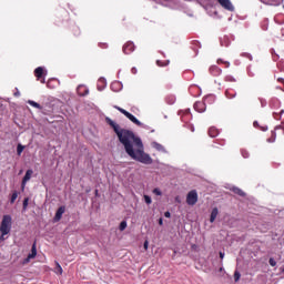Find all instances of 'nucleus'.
<instances>
[{
	"label": "nucleus",
	"mask_w": 284,
	"mask_h": 284,
	"mask_svg": "<svg viewBox=\"0 0 284 284\" xmlns=\"http://www.w3.org/2000/svg\"><path fill=\"white\" fill-rule=\"evenodd\" d=\"M283 112H284V111H283V110H281V111H280V114H283Z\"/></svg>",
	"instance_id": "nucleus-58"
},
{
	"label": "nucleus",
	"mask_w": 284,
	"mask_h": 284,
	"mask_svg": "<svg viewBox=\"0 0 284 284\" xmlns=\"http://www.w3.org/2000/svg\"><path fill=\"white\" fill-rule=\"evenodd\" d=\"M267 130V128H264L263 131L265 132Z\"/></svg>",
	"instance_id": "nucleus-60"
},
{
	"label": "nucleus",
	"mask_w": 284,
	"mask_h": 284,
	"mask_svg": "<svg viewBox=\"0 0 284 284\" xmlns=\"http://www.w3.org/2000/svg\"><path fill=\"white\" fill-rule=\"evenodd\" d=\"M134 50V42H126L123 45V52L124 54H132V51Z\"/></svg>",
	"instance_id": "nucleus-13"
},
{
	"label": "nucleus",
	"mask_w": 284,
	"mask_h": 284,
	"mask_svg": "<svg viewBox=\"0 0 284 284\" xmlns=\"http://www.w3.org/2000/svg\"><path fill=\"white\" fill-rule=\"evenodd\" d=\"M248 72V77H254V73L250 70V68L247 69Z\"/></svg>",
	"instance_id": "nucleus-43"
},
{
	"label": "nucleus",
	"mask_w": 284,
	"mask_h": 284,
	"mask_svg": "<svg viewBox=\"0 0 284 284\" xmlns=\"http://www.w3.org/2000/svg\"><path fill=\"white\" fill-rule=\"evenodd\" d=\"M144 202L146 205H152V197L150 195H144Z\"/></svg>",
	"instance_id": "nucleus-29"
},
{
	"label": "nucleus",
	"mask_w": 284,
	"mask_h": 284,
	"mask_svg": "<svg viewBox=\"0 0 284 284\" xmlns=\"http://www.w3.org/2000/svg\"><path fill=\"white\" fill-rule=\"evenodd\" d=\"M217 63H223V60H217Z\"/></svg>",
	"instance_id": "nucleus-56"
},
{
	"label": "nucleus",
	"mask_w": 284,
	"mask_h": 284,
	"mask_svg": "<svg viewBox=\"0 0 284 284\" xmlns=\"http://www.w3.org/2000/svg\"><path fill=\"white\" fill-rule=\"evenodd\" d=\"M158 65H160V68H163V65H168L170 63V61H166V63L162 64L161 60L156 61Z\"/></svg>",
	"instance_id": "nucleus-38"
},
{
	"label": "nucleus",
	"mask_w": 284,
	"mask_h": 284,
	"mask_svg": "<svg viewBox=\"0 0 284 284\" xmlns=\"http://www.w3.org/2000/svg\"><path fill=\"white\" fill-rule=\"evenodd\" d=\"M34 75L37 77V79H41V83H45V78L44 77H48V70H44L43 67H38L36 70H34Z\"/></svg>",
	"instance_id": "nucleus-6"
},
{
	"label": "nucleus",
	"mask_w": 284,
	"mask_h": 284,
	"mask_svg": "<svg viewBox=\"0 0 284 284\" xmlns=\"http://www.w3.org/2000/svg\"><path fill=\"white\" fill-rule=\"evenodd\" d=\"M197 202H199V193H196V191L194 190L189 192L186 195L187 205H196Z\"/></svg>",
	"instance_id": "nucleus-5"
},
{
	"label": "nucleus",
	"mask_w": 284,
	"mask_h": 284,
	"mask_svg": "<svg viewBox=\"0 0 284 284\" xmlns=\"http://www.w3.org/2000/svg\"><path fill=\"white\" fill-rule=\"evenodd\" d=\"M273 116H274V119H278V113H277V112H274V113H273Z\"/></svg>",
	"instance_id": "nucleus-48"
},
{
	"label": "nucleus",
	"mask_w": 284,
	"mask_h": 284,
	"mask_svg": "<svg viewBox=\"0 0 284 284\" xmlns=\"http://www.w3.org/2000/svg\"><path fill=\"white\" fill-rule=\"evenodd\" d=\"M275 130H282L284 134V126H276Z\"/></svg>",
	"instance_id": "nucleus-44"
},
{
	"label": "nucleus",
	"mask_w": 284,
	"mask_h": 284,
	"mask_svg": "<svg viewBox=\"0 0 284 284\" xmlns=\"http://www.w3.org/2000/svg\"><path fill=\"white\" fill-rule=\"evenodd\" d=\"M21 190L23 192V190H26V184H23V180H22V183H21Z\"/></svg>",
	"instance_id": "nucleus-46"
},
{
	"label": "nucleus",
	"mask_w": 284,
	"mask_h": 284,
	"mask_svg": "<svg viewBox=\"0 0 284 284\" xmlns=\"http://www.w3.org/2000/svg\"><path fill=\"white\" fill-rule=\"evenodd\" d=\"M32 174H34V171H32V169L27 170L22 181H23V185H26L28 183V181H30L32 179Z\"/></svg>",
	"instance_id": "nucleus-17"
},
{
	"label": "nucleus",
	"mask_w": 284,
	"mask_h": 284,
	"mask_svg": "<svg viewBox=\"0 0 284 284\" xmlns=\"http://www.w3.org/2000/svg\"><path fill=\"white\" fill-rule=\"evenodd\" d=\"M17 199H19V192L13 191L11 199H10V203H14V201H17Z\"/></svg>",
	"instance_id": "nucleus-26"
},
{
	"label": "nucleus",
	"mask_w": 284,
	"mask_h": 284,
	"mask_svg": "<svg viewBox=\"0 0 284 284\" xmlns=\"http://www.w3.org/2000/svg\"><path fill=\"white\" fill-rule=\"evenodd\" d=\"M184 114H185V115L190 114V109L185 110V111H184Z\"/></svg>",
	"instance_id": "nucleus-53"
},
{
	"label": "nucleus",
	"mask_w": 284,
	"mask_h": 284,
	"mask_svg": "<svg viewBox=\"0 0 284 284\" xmlns=\"http://www.w3.org/2000/svg\"><path fill=\"white\" fill-rule=\"evenodd\" d=\"M217 3L224 9L227 10L229 12H234V4H232L231 0H217Z\"/></svg>",
	"instance_id": "nucleus-8"
},
{
	"label": "nucleus",
	"mask_w": 284,
	"mask_h": 284,
	"mask_svg": "<svg viewBox=\"0 0 284 284\" xmlns=\"http://www.w3.org/2000/svg\"><path fill=\"white\" fill-rule=\"evenodd\" d=\"M277 81H278L280 83H284V79H283V78H278Z\"/></svg>",
	"instance_id": "nucleus-50"
},
{
	"label": "nucleus",
	"mask_w": 284,
	"mask_h": 284,
	"mask_svg": "<svg viewBox=\"0 0 284 284\" xmlns=\"http://www.w3.org/2000/svg\"><path fill=\"white\" fill-rule=\"evenodd\" d=\"M37 257V243L32 244L31 253L22 261V265H28L32 258Z\"/></svg>",
	"instance_id": "nucleus-7"
},
{
	"label": "nucleus",
	"mask_w": 284,
	"mask_h": 284,
	"mask_svg": "<svg viewBox=\"0 0 284 284\" xmlns=\"http://www.w3.org/2000/svg\"><path fill=\"white\" fill-rule=\"evenodd\" d=\"M131 72H132V74H136V72H138L136 68L133 67V68L131 69Z\"/></svg>",
	"instance_id": "nucleus-42"
},
{
	"label": "nucleus",
	"mask_w": 284,
	"mask_h": 284,
	"mask_svg": "<svg viewBox=\"0 0 284 284\" xmlns=\"http://www.w3.org/2000/svg\"><path fill=\"white\" fill-rule=\"evenodd\" d=\"M276 141V132H272V138L267 139V143H274Z\"/></svg>",
	"instance_id": "nucleus-30"
},
{
	"label": "nucleus",
	"mask_w": 284,
	"mask_h": 284,
	"mask_svg": "<svg viewBox=\"0 0 284 284\" xmlns=\"http://www.w3.org/2000/svg\"><path fill=\"white\" fill-rule=\"evenodd\" d=\"M125 227H128V222L122 221V222L120 223V232H123V231L125 230Z\"/></svg>",
	"instance_id": "nucleus-31"
},
{
	"label": "nucleus",
	"mask_w": 284,
	"mask_h": 284,
	"mask_svg": "<svg viewBox=\"0 0 284 284\" xmlns=\"http://www.w3.org/2000/svg\"><path fill=\"white\" fill-rule=\"evenodd\" d=\"M164 216H165V219H170V216H172V214L170 213V211H166V212L164 213Z\"/></svg>",
	"instance_id": "nucleus-41"
},
{
	"label": "nucleus",
	"mask_w": 284,
	"mask_h": 284,
	"mask_svg": "<svg viewBox=\"0 0 284 284\" xmlns=\"http://www.w3.org/2000/svg\"><path fill=\"white\" fill-rule=\"evenodd\" d=\"M175 101H176V98L174 95H170L166 98V103H169V105H174Z\"/></svg>",
	"instance_id": "nucleus-25"
},
{
	"label": "nucleus",
	"mask_w": 284,
	"mask_h": 284,
	"mask_svg": "<svg viewBox=\"0 0 284 284\" xmlns=\"http://www.w3.org/2000/svg\"><path fill=\"white\" fill-rule=\"evenodd\" d=\"M151 146L154 148L158 152H162L163 154H168V150L161 143L153 141L151 142Z\"/></svg>",
	"instance_id": "nucleus-10"
},
{
	"label": "nucleus",
	"mask_w": 284,
	"mask_h": 284,
	"mask_svg": "<svg viewBox=\"0 0 284 284\" xmlns=\"http://www.w3.org/2000/svg\"><path fill=\"white\" fill-rule=\"evenodd\" d=\"M253 125H254V128H256V125H258V122L255 121V122L253 123Z\"/></svg>",
	"instance_id": "nucleus-55"
},
{
	"label": "nucleus",
	"mask_w": 284,
	"mask_h": 284,
	"mask_svg": "<svg viewBox=\"0 0 284 284\" xmlns=\"http://www.w3.org/2000/svg\"><path fill=\"white\" fill-rule=\"evenodd\" d=\"M221 45H223L224 48H227V45H230V38L229 37H224L221 40Z\"/></svg>",
	"instance_id": "nucleus-24"
},
{
	"label": "nucleus",
	"mask_w": 284,
	"mask_h": 284,
	"mask_svg": "<svg viewBox=\"0 0 284 284\" xmlns=\"http://www.w3.org/2000/svg\"><path fill=\"white\" fill-rule=\"evenodd\" d=\"M242 57H246L247 59H250V61H252V54L250 53H242Z\"/></svg>",
	"instance_id": "nucleus-39"
},
{
	"label": "nucleus",
	"mask_w": 284,
	"mask_h": 284,
	"mask_svg": "<svg viewBox=\"0 0 284 284\" xmlns=\"http://www.w3.org/2000/svg\"><path fill=\"white\" fill-rule=\"evenodd\" d=\"M209 136H211V139H214L216 136H219V129L212 126L209 129Z\"/></svg>",
	"instance_id": "nucleus-20"
},
{
	"label": "nucleus",
	"mask_w": 284,
	"mask_h": 284,
	"mask_svg": "<svg viewBox=\"0 0 284 284\" xmlns=\"http://www.w3.org/2000/svg\"><path fill=\"white\" fill-rule=\"evenodd\" d=\"M54 273L63 274V267H61V264H59L58 262L55 263Z\"/></svg>",
	"instance_id": "nucleus-23"
},
{
	"label": "nucleus",
	"mask_w": 284,
	"mask_h": 284,
	"mask_svg": "<svg viewBox=\"0 0 284 284\" xmlns=\"http://www.w3.org/2000/svg\"><path fill=\"white\" fill-rule=\"evenodd\" d=\"M191 132H194V126H191Z\"/></svg>",
	"instance_id": "nucleus-57"
},
{
	"label": "nucleus",
	"mask_w": 284,
	"mask_h": 284,
	"mask_svg": "<svg viewBox=\"0 0 284 284\" xmlns=\"http://www.w3.org/2000/svg\"><path fill=\"white\" fill-rule=\"evenodd\" d=\"M97 88H98L99 92H103V90H105V88H108V80H105V78H100L98 80Z\"/></svg>",
	"instance_id": "nucleus-11"
},
{
	"label": "nucleus",
	"mask_w": 284,
	"mask_h": 284,
	"mask_svg": "<svg viewBox=\"0 0 284 284\" xmlns=\"http://www.w3.org/2000/svg\"><path fill=\"white\" fill-rule=\"evenodd\" d=\"M268 263H270L271 267H276V261L274 260V257H271L268 260Z\"/></svg>",
	"instance_id": "nucleus-35"
},
{
	"label": "nucleus",
	"mask_w": 284,
	"mask_h": 284,
	"mask_svg": "<svg viewBox=\"0 0 284 284\" xmlns=\"http://www.w3.org/2000/svg\"><path fill=\"white\" fill-rule=\"evenodd\" d=\"M14 97H21V92L17 91V92L14 93Z\"/></svg>",
	"instance_id": "nucleus-51"
},
{
	"label": "nucleus",
	"mask_w": 284,
	"mask_h": 284,
	"mask_svg": "<svg viewBox=\"0 0 284 284\" xmlns=\"http://www.w3.org/2000/svg\"><path fill=\"white\" fill-rule=\"evenodd\" d=\"M159 225H163V217L159 219Z\"/></svg>",
	"instance_id": "nucleus-47"
},
{
	"label": "nucleus",
	"mask_w": 284,
	"mask_h": 284,
	"mask_svg": "<svg viewBox=\"0 0 284 284\" xmlns=\"http://www.w3.org/2000/svg\"><path fill=\"white\" fill-rule=\"evenodd\" d=\"M225 97H226V99H235L236 98V91H234L233 89H227L225 91Z\"/></svg>",
	"instance_id": "nucleus-19"
},
{
	"label": "nucleus",
	"mask_w": 284,
	"mask_h": 284,
	"mask_svg": "<svg viewBox=\"0 0 284 284\" xmlns=\"http://www.w3.org/2000/svg\"><path fill=\"white\" fill-rule=\"evenodd\" d=\"M265 6H281L283 0H260Z\"/></svg>",
	"instance_id": "nucleus-15"
},
{
	"label": "nucleus",
	"mask_w": 284,
	"mask_h": 284,
	"mask_svg": "<svg viewBox=\"0 0 284 284\" xmlns=\"http://www.w3.org/2000/svg\"><path fill=\"white\" fill-rule=\"evenodd\" d=\"M63 214H65V206H60L53 217L54 223H59V221H61V219L63 217Z\"/></svg>",
	"instance_id": "nucleus-9"
},
{
	"label": "nucleus",
	"mask_w": 284,
	"mask_h": 284,
	"mask_svg": "<svg viewBox=\"0 0 284 284\" xmlns=\"http://www.w3.org/2000/svg\"><path fill=\"white\" fill-rule=\"evenodd\" d=\"M274 103H278V100H272V105H274Z\"/></svg>",
	"instance_id": "nucleus-54"
},
{
	"label": "nucleus",
	"mask_w": 284,
	"mask_h": 284,
	"mask_svg": "<svg viewBox=\"0 0 284 284\" xmlns=\"http://www.w3.org/2000/svg\"><path fill=\"white\" fill-rule=\"evenodd\" d=\"M149 243L148 241L144 242V250H148Z\"/></svg>",
	"instance_id": "nucleus-49"
},
{
	"label": "nucleus",
	"mask_w": 284,
	"mask_h": 284,
	"mask_svg": "<svg viewBox=\"0 0 284 284\" xmlns=\"http://www.w3.org/2000/svg\"><path fill=\"white\" fill-rule=\"evenodd\" d=\"M153 194H155L156 196H161V194L163 193L161 192V189H154Z\"/></svg>",
	"instance_id": "nucleus-36"
},
{
	"label": "nucleus",
	"mask_w": 284,
	"mask_h": 284,
	"mask_svg": "<svg viewBox=\"0 0 284 284\" xmlns=\"http://www.w3.org/2000/svg\"><path fill=\"white\" fill-rule=\"evenodd\" d=\"M95 194H99V190H95Z\"/></svg>",
	"instance_id": "nucleus-59"
},
{
	"label": "nucleus",
	"mask_w": 284,
	"mask_h": 284,
	"mask_svg": "<svg viewBox=\"0 0 284 284\" xmlns=\"http://www.w3.org/2000/svg\"><path fill=\"white\" fill-rule=\"evenodd\" d=\"M231 192H234V194H237L239 196H245V192H243V190H241L236 186H232Z\"/></svg>",
	"instance_id": "nucleus-21"
},
{
	"label": "nucleus",
	"mask_w": 284,
	"mask_h": 284,
	"mask_svg": "<svg viewBox=\"0 0 284 284\" xmlns=\"http://www.w3.org/2000/svg\"><path fill=\"white\" fill-rule=\"evenodd\" d=\"M223 72V70H221V68L216 67V65H212L210 68V73L213 75V77H221V73Z\"/></svg>",
	"instance_id": "nucleus-16"
},
{
	"label": "nucleus",
	"mask_w": 284,
	"mask_h": 284,
	"mask_svg": "<svg viewBox=\"0 0 284 284\" xmlns=\"http://www.w3.org/2000/svg\"><path fill=\"white\" fill-rule=\"evenodd\" d=\"M11 231H12V216L3 215L0 224V232L2 236H8V234H10Z\"/></svg>",
	"instance_id": "nucleus-2"
},
{
	"label": "nucleus",
	"mask_w": 284,
	"mask_h": 284,
	"mask_svg": "<svg viewBox=\"0 0 284 284\" xmlns=\"http://www.w3.org/2000/svg\"><path fill=\"white\" fill-rule=\"evenodd\" d=\"M105 121L115 132L120 143L123 144L126 154L131 156L133 161H139V163H143L144 165H152V158L150 154L145 153L141 138L136 136L134 132L128 129H122L119 123L110 118H105Z\"/></svg>",
	"instance_id": "nucleus-1"
},
{
	"label": "nucleus",
	"mask_w": 284,
	"mask_h": 284,
	"mask_svg": "<svg viewBox=\"0 0 284 284\" xmlns=\"http://www.w3.org/2000/svg\"><path fill=\"white\" fill-rule=\"evenodd\" d=\"M114 108H115V110L121 112V114H124V116H126V119H129V121H131L139 128H143V122L139 121V119H136V116H134L132 113L128 112L125 109H123L121 106H114Z\"/></svg>",
	"instance_id": "nucleus-3"
},
{
	"label": "nucleus",
	"mask_w": 284,
	"mask_h": 284,
	"mask_svg": "<svg viewBox=\"0 0 284 284\" xmlns=\"http://www.w3.org/2000/svg\"><path fill=\"white\" fill-rule=\"evenodd\" d=\"M234 281L235 283H239L241 281V273L239 271L234 272Z\"/></svg>",
	"instance_id": "nucleus-28"
},
{
	"label": "nucleus",
	"mask_w": 284,
	"mask_h": 284,
	"mask_svg": "<svg viewBox=\"0 0 284 284\" xmlns=\"http://www.w3.org/2000/svg\"><path fill=\"white\" fill-rule=\"evenodd\" d=\"M241 152L244 159H250V152H247V150H242Z\"/></svg>",
	"instance_id": "nucleus-33"
},
{
	"label": "nucleus",
	"mask_w": 284,
	"mask_h": 284,
	"mask_svg": "<svg viewBox=\"0 0 284 284\" xmlns=\"http://www.w3.org/2000/svg\"><path fill=\"white\" fill-rule=\"evenodd\" d=\"M205 103H214V95H207L204 98V102H195L194 103V110L196 112H205Z\"/></svg>",
	"instance_id": "nucleus-4"
},
{
	"label": "nucleus",
	"mask_w": 284,
	"mask_h": 284,
	"mask_svg": "<svg viewBox=\"0 0 284 284\" xmlns=\"http://www.w3.org/2000/svg\"><path fill=\"white\" fill-rule=\"evenodd\" d=\"M225 81H227L230 83H234V82H236V79H234V77H232V75H226Z\"/></svg>",
	"instance_id": "nucleus-32"
},
{
	"label": "nucleus",
	"mask_w": 284,
	"mask_h": 284,
	"mask_svg": "<svg viewBox=\"0 0 284 284\" xmlns=\"http://www.w3.org/2000/svg\"><path fill=\"white\" fill-rule=\"evenodd\" d=\"M261 105L262 108H265V105H267V101H265V99H260Z\"/></svg>",
	"instance_id": "nucleus-37"
},
{
	"label": "nucleus",
	"mask_w": 284,
	"mask_h": 284,
	"mask_svg": "<svg viewBox=\"0 0 284 284\" xmlns=\"http://www.w3.org/2000/svg\"><path fill=\"white\" fill-rule=\"evenodd\" d=\"M217 216H219V209L214 207L211 212L210 223H214Z\"/></svg>",
	"instance_id": "nucleus-18"
},
{
	"label": "nucleus",
	"mask_w": 284,
	"mask_h": 284,
	"mask_svg": "<svg viewBox=\"0 0 284 284\" xmlns=\"http://www.w3.org/2000/svg\"><path fill=\"white\" fill-rule=\"evenodd\" d=\"M0 241H6V237L3 236V233H1Z\"/></svg>",
	"instance_id": "nucleus-52"
},
{
	"label": "nucleus",
	"mask_w": 284,
	"mask_h": 284,
	"mask_svg": "<svg viewBox=\"0 0 284 284\" xmlns=\"http://www.w3.org/2000/svg\"><path fill=\"white\" fill-rule=\"evenodd\" d=\"M111 90H112V92H121L123 90V83H121L119 81L112 82Z\"/></svg>",
	"instance_id": "nucleus-14"
},
{
	"label": "nucleus",
	"mask_w": 284,
	"mask_h": 284,
	"mask_svg": "<svg viewBox=\"0 0 284 284\" xmlns=\"http://www.w3.org/2000/svg\"><path fill=\"white\" fill-rule=\"evenodd\" d=\"M193 90L201 91V89L196 85L190 87V92H192Z\"/></svg>",
	"instance_id": "nucleus-40"
},
{
	"label": "nucleus",
	"mask_w": 284,
	"mask_h": 284,
	"mask_svg": "<svg viewBox=\"0 0 284 284\" xmlns=\"http://www.w3.org/2000/svg\"><path fill=\"white\" fill-rule=\"evenodd\" d=\"M220 258H225V253L220 252Z\"/></svg>",
	"instance_id": "nucleus-45"
},
{
	"label": "nucleus",
	"mask_w": 284,
	"mask_h": 284,
	"mask_svg": "<svg viewBox=\"0 0 284 284\" xmlns=\"http://www.w3.org/2000/svg\"><path fill=\"white\" fill-rule=\"evenodd\" d=\"M77 90L80 97H88L90 94V89L83 84L79 85Z\"/></svg>",
	"instance_id": "nucleus-12"
},
{
	"label": "nucleus",
	"mask_w": 284,
	"mask_h": 284,
	"mask_svg": "<svg viewBox=\"0 0 284 284\" xmlns=\"http://www.w3.org/2000/svg\"><path fill=\"white\" fill-rule=\"evenodd\" d=\"M28 104L31 105L32 108H36L37 110H42L41 104H39V103L36 102V101L29 100V101H28Z\"/></svg>",
	"instance_id": "nucleus-22"
},
{
	"label": "nucleus",
	"mask_w": 284,
	"mask_h": 284,
	"mask_svg": "<svg viewBox=\"0 0 284 284\" xmlns=\"http://www.w3.org/2000/svg\"><path fill=\"white\" fill-rule=\"evenodd\" d=\"M30 199L26 197L23 200V203H22V206H23V210H28V203H29Z\"/></svg>",
	"instance_id": "nucleus-34"
},
{
	"label": "nucleus",
	"mask_w": 284,
	"mask_h": 284,
	"mask_svg": "<svg viewBox=\"0 0 284 284\" xmlns=\"http://www.w3.org/2000/svg\"><path fill=\"white\" fill-rule=\"evenodd\" d=\"M23 150H26V146L18 144L17 146L18 156H21V154H23Z\"/></svg>",
	"instance_id": "nucleus-27"
}]
</instances>
